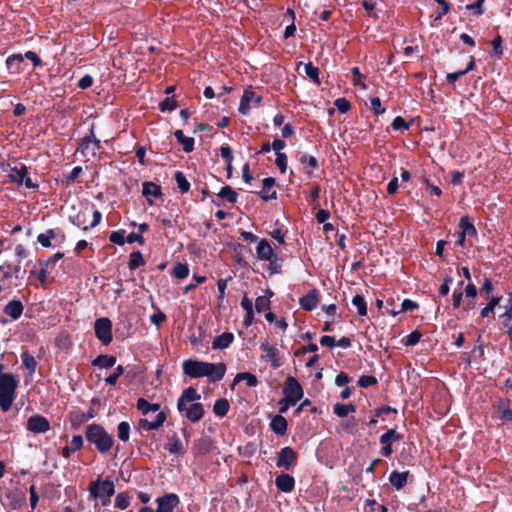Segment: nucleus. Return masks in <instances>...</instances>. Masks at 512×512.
Returning a JSON list of instances; mask_svg holds the SVG:
<instances>
[{
	"label": "nucleus",
	"instance_id": "obj_51",
	"mask_svg": "<svg viewBox=\"0 0 512 512\" xmlns=\"http://www.w3.org/2000/svg\"><path fill=\"white\" fill-rule=\"evenodd\" d=\"M64 256L63 253L61 252H57L53 255H51L50 257H48L47 259H40L39 260V265H44V266H48L49 268L53 267L60 259H62Z\"/></svg>",
	"mask_w": 512,
	"mask_h": 512
},
{
	"label": "nucleus",
	"instance_id": "obj_57",
	"mask_svg": "<svg viewBox=\"0 0 512 512\" xmlns=\"http://www.w3.org/2000/svg\"><path fill=\"white\" fill-rule=\"evenodd\" d=\"M221 157L227 162L228 168H231L233 161V152L230 146L224 145L220 148Z\"/></svg>",
	"mask_w": 512,
	"mask_h": 512
},
{
	"label": "nucleus",
	"instance_id": "obj_61",
	"mask_svg": "<svg viewBox=\"0 0 512 512\" xmlns=\"http://www.w3.org/2000/svg\"><path fill=\"white\" fill-rule=\"evenodd\" d=\"M352 75L354 77L353 79V83L354 85H357V86H360L363 90H366L367 89V86L364 82H362L361 78L363 77L361 72H360V69L358 67H354L352 69Z\"/></svg>",
	"mask_w": 512,
	"mask_h": 512
},
{
	"label": "nucleus",
	"instance_id": "obj_54",
	"mask_svg": "<svg viewBox=\"0 0 512 512\" xmlns=\"http://www.w3.org/2000/svg\"><path fill=\"white\" fill-rule=\"evenodd\" d=\"M124 371V367L122 365H118L115 369V372L105 379L106 383L111 386H114L117 383L119 377L124 373Z\"/></svg>",
	"mask_w": 512,
	"mask_h": 512
},
{
	"label": "nucleus",
	"instance_id": "obj_43",
	"mask_svg": "<svg viewBox=\"0 0 512 512\" xmlns=\"http://www.w3.org/2000/svg\"><path fill=\"white\" fill-rule=\"evenodd\" d=\"M56 237V232L53 229L47 230L45 233H41L37 237V241L43 247H51V240Z\"/></svg>",
	"mask_w": 512,
	"mask_h": 512
},
{
	"label": "nucleus",
	"instance_id": "obj_55",
	"mask_svg": "<svg viewBox=\"0 0 512 512\" xmlns=\"http://www.w3.org/2000/svg\"><path fill=\"white\" fill-rule=\"evenodd\" d=\"M109 240L110 242L117 245H123L125 242H127V238L125 239L124 231H113L109 236Z\"/></svg>",
	"mask_w": 512,
	"mask_h": 512
},
{
	"label": "nucleus",
	"instance_id": "obj_30",
	"mask_svg": "<svg viewBox=\"0 0 512 512\" xmlns=\"http://www.w3.org/2000/svg\"><path fill=\"white\" fill-rule=\"evenodd\" d=\"M270 427L276 434L283 435L287 430V421L283 416L276 415L271 420Z\"/></svg>",
	"mask_w": 512,
	"mask_h": 512
},
{
	"label": "nucleus",
	"instance_id": "obj_29",
	"mask_svg": "<svg viewBox=\"0 0 512 512\" xmlns=\"http://www.w3.org/2000/svg\"><path fill=\"white\" fill-rule=\"evenodd\" d=\"M175 138L183 146V150L186 153L192 152L194 149V139L192 137H186L182 130H176Z\"/></svg>",
	"mask_w": 512,
	"mask_h": 512
},
{
	"label": "nucleus",
	"instance_id": "obj_28",
	"mask_svg": "<svg viewBox=\"0 0 512 512\" xmlns=\"http://www.w3.org/2000/svg\"><path fill=\"white\" fill-rule=\"evenodd\" d=\"M275 186V179L272 177H267L262 181L263 191L260 193V197L267 201L271 199H276V191L273 190L271 193H268Z\"/></svg>",
	"mask_w": 512,
	"mask_h": 512
},
{
	"label": "nucleus",
	"instance_id": "obj_11",
	"mask_svg": "<svg viewBox=\"0 0 512 512\" xmlns=\"http://www.w3.org/2000/svg\"><path fill=\"white\" fill-rule=\"evenodd\" d=\"M26 429L34 434L46 433L50 429V423L44 416L32 415L26 422Z\"/></svg>",
	"mask_w": 512,
	"mask_h": 512
},
{
	"label": "nucleus",
	"instance_id": "obj_41",
	"mask_svg": "<svg viewBox=\"0 0 512 512\" xmlns=\"http://www.w3.org/2000/svg\"><path fill=\"white\" fill-rule=\"evenodd\" d=\"M352 304L356 307L359 316L367 314V305L362 295H355L352 299Z\"/></svg>",
	"mask_w": 512,
	"mask_h": 512
},
{
	"label": "nucleus",
	"instance_id": "obj_59",
	"mask_svg": "<svg viewBox=\"0 0 512 512\" xmlns=\"http://www.w3.org/2000/svg\"><path fill=\"white\" fill-rule=\"evenodd\" d=\"M371 109L375 115H381L385 112V108L382 107L381 100L378 97L370 99Z\"/></svg>",
	"mask_w": 512,
	"mask_h": 512
},
{
	"label": "nucleus",
	"instance_id": "obj_5",
	"mask_svg": "<svg viewBox=\"0 0 512 512\" xmlns=\"http://www.w3.org/2000/svg\"><path fill=\"white\" fill-rule=\"evenodd\" d=\"M90 214V209L88 207H84L81 208L75 215H70L69 219L74 225H76L77 227L81 228L84 231H87L89 228L97 226L102 218L101 212L97 209H94L92 211L93 220L90 225H86L87 218Z\"/></svg>",
	"mask_w": 512,
	"mask_h": 512
},
{
	"label": "nucleus",
	"instance_id": "obj_48",
	"mask_svg": "<svg viewBox=\"0 0 512 512\" xmlns=\"http://www.w3.org/2000/svg\"><path fill=\"white\" fill-rule=\"evenodd\" d=\"M130 505V498L127 493H118L115 497V507L125 510Z\"/></svg>",
	"mask_w": 512,
	"mask_h": 512
},
{
	"label": "nucleus",
	"instance_id": "obj_62",
	"mask_svg": "<svg viewBox=\"0 0 512 512\" xmlns=\"http://www.w3.org/2000/svg\"><path fill=\"white\" fill-rule=\"evenodd\" d=\"M376 383H377V380L374 376L364 375V376H361L358 380V385L363 388L372 386Z\"/></svg>",
	"mask_w": 512,
	"mask_h": 512
},
{
	"label": "nucleus",
	"instance_id": "obj_14",
	"mask_svg": "<svg viewBox=\"0 0 512 512\" xmlns=\"http://www.w3.org/2000/svg\"><path fill=\"white\" fill-rule=\"evenodd\" d=\"M156 512H173L174 508L179 504V497L176 494H166L157 499Z\"/></svg>",
	"mask_w": 512,
	"mask_h": 512
},
{
	"label": "nucleus",
	"instance_id": "obj_1",
	"mask_svg": "<svg viewBox=\"0 0 512 512\" xmlns=\"http://www.w3.org/2000/svg\"><path fill=\"white\" fill-rule=\"evenodd\" d=\"M184 374L192 378L209 377L212 381H220L226 372L224 363H209L197 360H185L182 363Z\"/></svg>",
	"mask_w": 512,
	"mask_h": 512
},
{
	"label": "nucleus",
	"instance_id": "obj_45",
	"mask_svg": "<svg viewBox=\"0 0 512 512\" xmlns=\"http://www.w3.org/2000/svg\"><path fill=\"white\" fill-rule=\"evenodd\" d=\"M500 301L501 297L492 296L491 298H489V303L484 308H482V310L480 311V316L482 318L487 317L496 308V306L499 305Z\"/></svg>",
	"mask_w": 512,
	"mask_h": 512
},
{
	"label": "nucleus",
	"instance_id": "obj_20",
	"mask_svg": "<svg viewBox=\"0 0 512 512\" xmlns=\"http://www.w3.org/2000/svg\"><path fill=\"white\" fill-rule=\"evenodd\" d=\"M6 498L10 500L12 509H19L26 501V494L19 489H12L6 493Z\"/></svg>",
	"mask_w": 512,
	"mask_h": 512
},
{
	"label": "nucleus",
	"instance_id": "obj_2",
	"mask_svg": "<svg viewBox=\"0 0 512 512\" xmlns=\"http://www.w3.org/2000/svg\"><path fill=\"white\" fill-rule=\"evenodd\" d=\"M86 440L93 444L101 454L108 453L114 444L113 437L99 424H90L86 428Z\"/></svg>",
	"mask_w": 512,
	"mask_h": 512
},
{
	"label": "nucleus",
	"instance_id": "obj_26",
	"mask_svg": "<svg viewBox=\"0 0 512 512\" xmlns=\"http://www.w3.org/2000/svg\"><path fill=\"white\" fill-rule=\"evenodd\" d=\"M234 340V335L231 332H224L221 335L214 338L212 342V348L217 349H226L228 348Z\"/></svg>",
	"mask_w": 512,
	"mask_h": 512
},
{
	"label": "nucleus",
	"instance_id": "obj_33",
	"mask_svg": "<svg viewBox=\"0 0 512 512\" xmlns=\"http://www.w3.org/2000/svg\"><path fill=\"white\" fill-rule=\"evenodd\" d=\"M245 381L248 387H256L258 385V379L255 375L249 372L238 373L234 378V383Z\"/></svg>",
	"mask_w": 512,
	"mask_h": 512
},
{
	"label": "nucleus",
	"instance_id": "obj_46",
	"mask_svg": "<svg viewBox=\"0 0 512 512\" xmlns=\"http://www.w3.org/2000/svg\"><path fill=\"white\" fill-rule=\"evenodd\" d=\"M304 70H305L306 75L312 81H314L316 84L320 83V80H319V69L317 67H315L312 63H307L304 66Z\"/></svg>",
	"mask_w": 512,
	"mask_h": 512
},
{
	"label": "nucleus",
	"instance_id": "obj_24",
	"mask_svg": "<svg viewBox=\"0 0 512 512\" xmlns=\"http://www.w3.org/2000/svg\"><path fill=\"white\" fill-rule=\"evenodd\" d=\"M408 476L409 471H392L389 475V482L396 490H400L407 484Z\"/></svg>",
	"mask_w": 512,
	"mask_h": 512
},
{
	"label": "nucleus",
	"instance_id": "obj_64",
	"mask_svg": "<svg viewBox=\"0 0 512 512\" xmlns=\"http://www.w3.org/2000/svg\"><path fill=\"white\" fill-rule=\"evenodd\" d=\"M334 104L341 113H345L350 109V103L345 98L336 99Z\"/></svg>",
	"mask_w": 512,
	"mask_h": 512
},
{
	"label": "nucleus",
	"instance_id": "obj_19",
	"mask_svg": "<svg viewBox=\"0 0 512 512\" xmlns=\"http://www.w3.org/2000/svg\"><path fill=\"white\" fill-rule=\"evenodd\" d=\"M275 485L281 492L290 493L294 490L295 479L289 474H281L276 477Z\"/></svg>",
	"mask_w": 512,
	"mask_h": 512
},
{
	"label": "nucleus",
	"instance_id": "obj_63",
	"mask_svg": "<svg viewBox=\"0 0 512 512\" xmlns=\"http://www.w3.org/2000/svg\"><path fill=\"white\" fill-rule=\"evenodd\" d=\"M421 339V334L418 331L411 332L405 339L406 346H414Z\"/></svg>",
	"mask_w": 512,
	"mask_h": 512
},
{
	"label": "nucleus",
	"instance_id": "obj_53",
	"mask_svg": "<svg viewBox=\"0 0 512 512\" xmlns=\"http://www.w3.org/2000/svg\"><path fill=\"white\" fill-rule=\"evenodd\" d=\"M257 312H262L270 308V300L267 296H259L255 301Z\"/></svg>",
	"mask_w": 512,
	"mask_h": 512
},
{
	"label": "nucleus",
	"instance_id": "obj_3",
	"mask_svg": "<svg viewBox=\"0 0 512 512\" xmlns=\"http://www.w3.org/2000/svg\"><path fill=\"white\" fill-rule=\"evenodd\" d=\"M17 387L18 380L14 375L4 373L0 376V408L3 412L11 409L16 398Z\"/></svg>",
	"mask_w": 512,
	"mask_h": 512
},
{
	"label": "nucleus",
	"instance_id": "obj_16",
	"mask_svg": "<svg viewBox=\"0 0 512 512\" xmlns=\"http://www.w3.org/2000/svg\"><path fill=\"white\" fill-rule=\"evenodd\" d=\"M165 420L166 414L164 412H158L153 420H149L147 418L140 419L138 426L141 430L152 431L161 427Z\"/></svg>",
	"mask_w": 512,
	"mask_h": 512
},
{
	"label": "nucleus",
	"instance_id": "obj_52",
	"mask_svg": "<svg viewBox=\"0 0 512 512\" xmlns=\"http://www.w3.org/2000/svg\"><path fill=\"white\" fill-rule=\"evenodd\" d=\"M173 275L178 279H184L189 275V268L186 264H177L173 269Z\"/></svg>",
	"mask_w": 512,
	"mask_h": 512
},
{
	"label": "nucleus",
	"instance_id": "obj_44",
	"mask_svg": "<svg viewBox=\"0 0 512 512\" xmlns=\"http://www.w3.org/2000/svg\"><path fill=\"white\" fill-rule=\"evenodd\" d=\"M218 196L223 199H226L230 203H235L238 198L237 193L230 186L222 187L220 192L218 193Z\"/></svg>",
	"mask_w": 512,
	"mask_h": 512
},
{
	"label": "nucleus",
	"instance_id": "obj_58",
	"mask_svg": "<svg viewBox=\"0 0 512 512\" xmlns=\"http://www.w3.org/2000/svg\"><path fill=\"white\" fill-rule=\"evenodd\" d=\"M275 164L280 169V171L282 173H285L286 169H287V156H286V154H284L282 152H278L276 154Z\"/></svg>",
	"mask_w": 512,
	"mask_h": 512
},
{
	"label": "nucleus",
	"instance_id": "obj_17",
	"mask_svg": "<svg viewBox=\"0 0 512 512\" xmlns=\"http://www.w3.org/2000/svg\"><path fill=\"white\" fill-rule=\"evenodd\" d=\"M9 166L7 170V176L10 180L16 184H22L25 174H28V168L23 163H16L14 166Z\"/></svg>",
	"mask_w": 512,
	"mask_h": 512
},
{
	"label": "nucleus",
	"instance_id": "obj_12",
	"mask_svg": "<svg viewBox=\"0 0 512 512\" xmlns=\"http://www.w3.org/2000/svg\"><path fill=\"white\" fill-rule=\"evenodd\" d=\"M258 259L269 261L271 264L277 261V254L267 239H261L256 247Z\"/></svg>",
	"mask_w": 512,
	"mask_h": 512
},
{
	"label": "nucleus",
	"instance_id": "obj_13",
	"mask_svg": "<svg viewBox=\"0 0 512 512\" xmlns=\"http://www.w3.org/2000/svg\"><path fill=\"white\" fill-rule=\"evenodd\" d=\"M259 349L263 353L262 357L267 358L273 368H278L282 365L279 350L270 345L268 341L261 343Z\"/></svg>",
	"mask_w": 512,
	"mask_h": 512
},
{
	"label": "nucleus",
	"instance_id": "obj_25",
	"mask_svg": "<svg viewBox=\"0 0 512 512\" xmlns=\"http://www.w3.org/2000/svg\"><path fill=\"white\" fill-rule=\"evenodd\" d=\"M165 449L170 454L174 455H182L185 452L182 441L177 437L176 434H173L172 436L168 437V442L165 446Z\"/></svg>",
	"mask_w": 512,
	"mask_h": 512
},
{
	"label": "nucleus",
	"instance_id": "obj_7",
	"mask_svg": "<svg viewBox=\"0 0 512 512\" xmlns=\"http://www.w3.org/2000/svg\"><path fill=\"white\" fill-rule=\"evenodd\" d=\"M95 335L99 341L108 345L112 341V323L107 317L99 318L94 324Z\"/></svg>",
	"mask_w": 512,
	"mask_h": 512
},
{
	"label": "nucleus",
	"instance_id": "obj_10",
	"mask_svg": "<svg viewBox=\"0 0 512 512\" xmlns=\"http://www.w3.org/2000/svg\"><path fill=\"white\" fill-rule=\"evenodd\" d=\"M297 463V454L292 447H283L278 453L277 467L290 470Z\"/></svg>",
	"mask_w": 512,
	"mask_h": 512
},
{
	"label": "nucleus",
	"instance_id": "obj_35",
	"mask_svg": "<svg viewBox=\"0 0 512 512\" xmlns=\"http://www.w3.org/2000/svg\"><path fill=\"white\" fill-rule=\"evenodd\" d=\"M21 360L22 365L29 371L30 374H33L37 367V362L34 356L25 351L21 354Z\"/></svg>",
	"mask_w": 512,
	"mask_h": 512
},
{
	"label": "nucleus",
	"instance_id": "obj_49",
	"mask_svg": "<svg viewBox=\"0 0 512 512\" xmlns=\"http://www.w3.org/2000/svg\"><path fill=\"white\" fill-rule=\"evenodd\" d=\"M211 449V442L209 439L201 438L195 444V450L197 454H206Z\"/></svg>",
	"mask_w": 512,
	"mask_h": 512
},
{
	"label": "nucleus",
	"instance_id": "obj_34",
	"mask_svg": "<svg viewBox=\"0 0 512 512\" xmlns=\"http://www.w3.org/2000/svg\"><path fill=\"white\" fill-rule=\"evenodd\" d=\"M255 97L254 92L246 90L244 91V94L241 98L240 106H239V112L241 114H246L250 109V102L253 101V98Z\"/></svg>",
	"mask_w": 512,
	"mask_h": 512
},
{
	"label": "nucleus",
	"instance_id": "obj_39",
	"mask_svg": "<svg viewBox=\"0 0 512 512\" xmlns=\"http://www.w3.org/2000/svg\"><path fill=\"white\" fill-rule=\"evenodd\" d=\"M230 405L226 399H219L213 406V411L217 416L223 417L229 411Z\"/></svg>",
	"mask_w": 512,
	"mask_h": 512
},
{
	"label": "nucleus",
	"instance_id": "obj_38",
	"mask_svg": "<svg viewBox=\"0 0 512 512\" xmlns=\"http://www.w3.org/2000/svg\"><path fill=\"white\" fill-rule=\"evenodd\" d=\"M174 178L177 183V187L179 188L182 194L187 193L190 189V183L186 179L185 175L181 171H176L174 173Z\"/></svg>",
	"mask_w": 512,
	"mask_h": 512
},
{
	"label": "nucleus",
	"instance_id": "obj_36",
	"mask_svg": "<svg viewBox=\"0 0 512 512\" xmlns=\"http://www.w3.org/2000/svg\"><path fill=\"white\" fill-rule=\"evenodd\" d=\"M459 227L462 233L465 235L476 236L477 231L473 223L470 221L468 217H462L459 222Z\"/></svg>",
	"mask_w": 512,
	"mask_h": 512
},
{
	"label": "nucleus",
	"instance_id": "obj_15",
	"mask_svg": "<svg viewBox=\"0 0 512 512\" xmlns=\"http://www.w3.org/2000/svg\"><path fill=\"white\" fill-rule=\"evenodd\" d=\"M400 439V435L395 429H389L381 435L380 443L382 445V455L389 457L392 454V443Z\"/></svg>",
	"mask_w": 512,
	"mask_h": 512
},
{
	"label": "nucleus",
	"instance_id": "obj_32",
	"mask_svg": "<svg viewBox=\"0 0 512 512\" xmlns=\"http://www.w3.org/2000/svg\"><path fill=\"white\" fill-rule=\"evenodd\" d=\"M116 358L114 356L109 355H99L92 361L93 366H98L101 368H111L115 365Z\"/></svg>",
	"mask_w": 512,
	"mask_h": 512
},
{
	"label": "nucleus",
	"instance_id": "obj_60",
	"mask_svg": "<svg viewBox=\"0 0 512 512\" xmlns=\"http://www.w3.org/2000/svg\"><path fill=\"white\" fill-rule=\"evenodd\" d=\"M483 3L484 0H477L473 4L466 5V9L472 11L477 16L482 15L484 13V10L482 8Z\"/></svg>",
	"mask_w": 512,
	"mask_h": 512
},
{
	"label": "nucleus",
	"instance_id": "obj_37",
	"mask_svg": "<svg viewBox=\"0 0 512 512\" xmlns=\"http://www.w3.org/2000/svg\"><path fill=\"white\" fill-rule=\"evenodd\" d=\"M23 63L22 54H13L6 59V65L9 69H13L18 72L22 70L21 64Z\"/></svg>",
	"mask_w": 512,
	"mask_h": 512
},
{
	"label": "nucleus",
	"instance_id": "obj_31",
	"mask_svg": "<svg viewBox=\"0 0 512 512\" xmlns=\"http://www.w3.org/2000/svg\"><path fill=\"white\" fill-rule=\"evenodd\" d=\"M137 409L143 414L148 415L150 412H157L160 409V405L157 403H149L144 398L137 400Z\"/></svg>",
	"mask_w": 512,
	"mask_h": 512
},
{
	"label": "nucleus",
	"instance_id": "obj_4",
	"mask_svg": "<svg viewBox=\"0 0 512 512\" xmlns=\"http://www.w3.org/2000/svg\"><path fill=\"white\" fill-rule=\"evenodd\" d=\"M114 483L110 480L100 481L99 479L92 482L89 487V495L94 499H100L103 505L110 502L111 496L114 494Z\"/></svg>",
	"mask_w": 512,
	"mask_h": 512
},
{
	"label": "nucleus",
	"instance_id": "obj_42",
	"mask_svg": "<svg viewBox=\"0 0 512 512\" xmlns=\"http://www.w3.org/2000/svg\"><path fill=\"white\" fill-rule=\"evenodd\" d=\"M117 436L118 438L123 441L127 442L130 437V425L126 421H122L118 424L117 427Z\"/></svg>",
	"mask_w": 512,
	"mask_h": 512
},
{
	"label": "nucleus",
	"instance_id": "obj_47",
	"mask_svg": "<svg viewBox=\"0 0 512 512\" xmlns=\"http://www.w3.org/2000/svg\"><path fill=\"white\" fill-rule=\"evenodd\" d=\"M177 108V102L174 97L165 98L160 104L159 109L162 112H172Z\"/></svg>",
	"mask_w": 512,
	"mask_h": 512
},
{
	"label": "nucleus",
	"instance_id": "obj_40",
	"mask_svg": "<svg viewBox=\"0 0 512 512\" xmlns=\"http://www.w3.org/2000/svg\"><path fill=\"white\" fill-rule=\"evenodd\" d=\"M145 261L140 251H134L129 256V268L131 270L137 269L144 265Z\"/></svg>",
	"mask_w": 512,
	"mask_h": 512
},
{
	"label": "nucleus",
	"instance_id": "obj_9",
	"mask_svg": "<svg viewBox=\"0 0 512 512\" xmlns=\"http://www.w3.org/2000/svg\"><path fill=\"white\" fill-rule=\"evenodd\" d=\"M179 413L189 421L196 423L204 416V408L201 403L191 402L184 404V407L177 406Z\"/></svg>",
	"mask_w": 512,
	"mask_h": 512
},
{
	"label": "nucleus",
	"instance_id": "obj_50",
	"mask_svg": "<svg viewBox=\"0 0 512 512\" xmlns=\"http://www.w3.org/2000/svg\"><path fill=\"white\" fill-rule=\"evenodd\" d=\"M463 282L458 283V287L453 291L452 294V301H453V308L458 309L461 305L462 297H463Z\"/></svg>",
	"mask_w": 512,
	"mask_h": 512
},
{
	"label": "nucleus",
	"instance_id": "obj_8",
	"mask_svg": "<svg viewBox=\"0 0 512 512\" xmlns=\"http://www.w3.org/2000/svg\"><path fill=\"white\" fill-rule=\"evenodd\" d=\"M284 397L290 403H297L303 397V389L294 377H288L283 386Z\"/></svg>",
	"mask_w": 512,
	"mask_h": 512
},
{
	"label": "nucleus",
	"instance_id": "obj_22",
	"mask_svg": "<svg viewBox=\"0 0 512 512\" xmlns=\"http://www.w3.org/2000/svg\"><path fill=\"white\" fill-rule=\"evenodd\" d=\"M499 418L504 422H512V401L509 399L501 400L497 404Z\"/></svg>",
	"mask_w": 512,
	"mask_h": 512
},
{
	"label": "nucleus",
	"instance_id": "obj_23",
	"mask_svg": "<svg viewBox=\"0 0 512 512\" xmlns=\"http://www.w3.org/2000/svg\"><path fill=\"white\" fill-rule=\"evenodd\" d=\"M300 306L307 311H312L318 305V293L316 290H311L306 295L300 298Z\"/></svg>",
	"mask_w": 512,
	"mask_h": 512
},
{
	"label": "nucleus",
	"instance_id": "obj_18",
	"mask_svg": "<svg viewBox=\"0 0 512 512\" xmlns=\"http://www.w3.org/2000/svg\"><path fill=\"white\" fill-rule=\"evenodd\" d=\"M142 194L147 198L148 203L153 205L154 202L152 198H160L162 196V189L160 185L154 182H143Z\"/></svg>",
	"mask_w": 512,
	"mask_h": 512
},
{
	"label": "nucleus",
	"instance_id": "obj_56",
	"mask_svg": "<svg viewBox=\"0 0 512 512\" xmlns=\"http://www.w3.org/2000/svg\"><path fill=\"white\" fill-rule=\"evenodd\" d=\"M300 163L309 166L311 169H316L318 161L314 156L308 154H302L299 158Z\"/></svg>",
	"mask_w": 512,
	"mask_h": 512
},
{
	"label": "nucleus",
	"instance_id": "obj_27",
	"mask_svg": "<svg viewBox=\"0 0 512 512\" xmlns=\"http://www.w3.org/2000/svg\"><path fill=\"white\" fill-rule=\"evenodd\" d=\"M201 398L200 394L193 388L185 389L177 401V406L184 407V404L196 402Z\"/></svg>",
	"mask_w": 512,
	"mask_h": 512
},
{
	"label": "nucleus",
	"instance_id": "obj_21",
	"mask_svg": "<svg viewBox=\"0 0 512 512\" xmlns=\"http://www.w3.org/2000/svg\"><path fill=\"white\" fill-rule=\"evenodd\" d=\"M23 310V304L19 300H11L5 305L3 311L13 320H17L21 317Z\"/></svg>",
	"mask_w": 512,
	"mask_h": 512
},
{
	"label": "nucleus",
	"instance_id": "obj_6",
	"mask_svg": "<svg viewBox=\"0 0 512 512\" xmlns=\"http://www.w3.org/2000/svg\"><path fill=\"white\" fill-rule=\"evenodd\" d=\"M100 149V140H98L94 135L93 127L90 130V134L84 137L81 141L80 146L77 149V152L81 153L84 157L90 158L94 157Z\"/></svg>",
	"mask_w": 512,
	"mask_h": 512
}]
</instances>
